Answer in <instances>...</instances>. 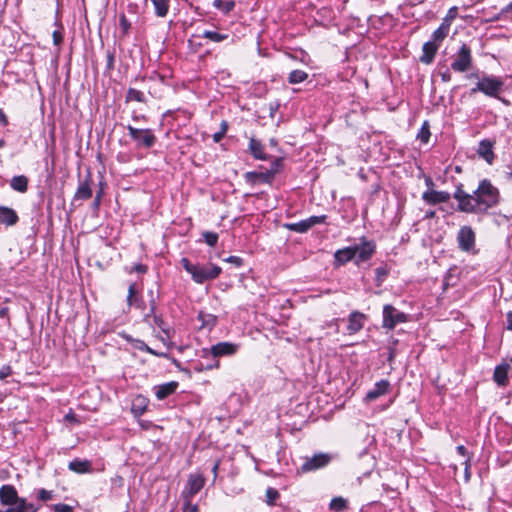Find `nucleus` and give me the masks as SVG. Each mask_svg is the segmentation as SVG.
<instances>
[{
	"label": "nucleus",
	"mask_w": 512,
	"mask_h": 512,
	"mask_svg": "<svg viewBox=\"0 0 512 512\" xmlns=\"http://www.w3.org/2000/svg\"><path fill=\"white\" fill-rule=\"evenodd\" d=\"M458 202V210L465 213L484 214L500 202L499 189L489 179H483L472 194L463 190L459 184L453 194Z\"/></svg>",
	"instance_id": "1"
},
{
	"label": "nucleus",
	"mask_w": 512,
	"mask_h": 512,
	"mask_svg": "<svg viewBox=\"0 0 512 512\" xmlns=\"http://www.w3.org/2000/svg\"><path fill=\"white\" fill-rule=\"evenodd\" d=\"M0 503L7 507L0 509V512H37L39 510V506L19 497L16 488L11 484L0 487Z\"/></svg>",
	"instance_id": "2"
},
{
	"label": "nucleus",
	"mask_w": 512,
	"mask_h": 512,
	"mask_svg": "<svg viewBox=\"0 0 512 512\" xmlns=\"http://www.w3.org/2000/svg\"><path fill=\"white\" fill-rule=\"evenodd\" d=\"M180 262L182 267L191 275L193 281L198 284L216 279L222 271L221 267L212 263L206 265L192 264L187 258H182Z\"/></svg>",
	"instance_id": "3"
},
{
	"label": "nucleus",
	"mask_w": 512,
	"mask_h": 512,
	"mask_svg": "<svg viewBox=\"0 0 512 512\" xmlns=\"http://www.w3.org/2000/svg\"><path fill=\"white\" fill-rule=\"evenodd\" d=\"M504 81L501 77L494 75L482 76L475 87L471 89V93L482 92L488 97L499 98L500 93L503 91Z\"/></svg>",
	"instance_id": "4"
},
{
	"label": "nucleus",
	"mask_w": 512,
	"mask_h": 512,
	"mask_svg": "<svg viewBox=\"0 0 512 512\" xmlns=\"http://www.w3.org/2000/svg\"><path fill=\"white\" fill-rule=\"evenodd\" d=\"M473 58L471 48L463 43L459 50L452 56L451 69L464 73L472 67Z\"/></svg>",
	"instance_id": "5"
},
{
	"label": "nucleus",
	"mask_w": 512,
	"mask_h": 512,
	"mask_svg": "<svg viewBox=\"0 0 512 512\" xmlns=\"http://www.w3.org/2000/svg\"><path fill=\"white\" fill-rule=\"evenodd\" d=\"M407 321V315L398 311L394 306L386 304L383 307V328L393 330L397 324Z\"/></svg>",
	"instance_id": "6"
},
{
	"label": "nucleus",
	"mask_w": 512,
	"mask_h": 512,
	"mask_svg": "<svg viewBox=\"0 0 512 512\" xmlns=\"http://www.w3.org/2000/svg\"><path fill=\"white\" fill-rule=\"evenodd\" d=\"M127 130L130 137L137 142L139 146L151 148L156 143V137L150 129H137L128 125Z\"/></svg>",
	"instance_id": "7"
},
{
	"label": "nucleus",
	"mask_w": 512,
	"mask_h": 512,
	"mask_svg": "<svg viewBox=\"0 0 512 512\" xmlns=\"http://www.w3.org/2000/svg\"><path fill=\"white\" fill-rule=\"evenodd\" d=\"M205 485V478L200 473H192L188 476L187 483L182 491V498H193Z\"/></svg>",
	"instance_id": "8"
},
{
	"label": "nucleus",
	"mask_w": 512,
	"mask_h": 512,
	"mask_svg": "<svg viewBox=\"0 0 512 512\" xmlns=\"http://www.w3.org/2000/svg\"><path fill=\"white\" fill-rule=\"evenodd\" d=\"M239 345L231 342H219L210 349H203V357L212 355L214 358L232 356L238 351Z\"/></svg>",
	"instance_id": "9"
},
{
	"label": "nucleus",
	"mask_w": 512,
	"mask_h": 512,
	"mask_svg": "<svg viewBox=\"0 0 512 512\" xmlns=\"http://www.w3.org/2000/svg\"><path fill=\"white\" fill-rule=\"evenodd\" d=\"M330 461L331 456L329 454L318 453L312 456L311 458H306L304 463L299 468V471L302 473L315 471L317 469L327 466Z\"/></svg>",
	"instance_id": "10"
},
{
	"label": "nucleus",
	"mask_w": 512,
	"mask_h": 512,
	"mask_svg": "<svg viewBox=\"0 0 512 512\" xmlns=\"http://www.w3.org/2000/svg\"><path fill=\"white\" fill-rule=\"evenodd\" d=\"M458 246L462 251L469 252L475 247V232L470 226H463L457 234Z\"/></svg>",
	"instance_id": "11"
},
{
	"label": "nucleus",
	"mask_w": 512,
	"mask_h": 512,
	"mask_svg": "<svg viewBox=\"0 0 512 512\" xmlns=\"http://www.w3.org/2000/svg\"><path fill=\"white\" fill-rule=\"evenodd\" d=\"M93 181L91 178V174L88 173L83 181L79 183V186L74 194L72 203L78 200H88L92 197V185Z\"/></svg>",
	"instance_id": "12"
},
{
	"label": "nucleus",
	"mask_w": 512,
	"mask_h": 512,
	"mask_svg": "<svg viewBox=\"0 0 512 512\" xmlns=\"http://www.w3.org/2000/svg\"><path fill=\"white\" fill-rule=\"evenodd\" d=\"M355 249L356 262H364L369 260L375 252V244L372 241H364L360 245L353 247Z\"/></svg>",
	"instance_id": "13"
},
{
	"label": "nucleus",
	"mask_w": 512,
	"mask_h": 512,
	"mask_svg": "<svg viewBox=\"0 0 512 512\" xmlns=\"http://www.w3.org/2000/svg\"><path fill=\"white\" fill-rule=\"evenodd\" d=\"M494 144L495 141H492L490 139H483L479 142L477 153L488 164H492L495 159V154L493 151Z\"/></svg>",
	"instance_id": "14"
},
{
	"label": "nucleus",
	"mask_w": 512,
	"mask_h": 512,
	"mask_svg": "<svg viewBox=\"0 0 512 512\" xmlns=\"http://www.w3.org/2000/svg\"><path fill=\"white\" fill-rule=\"evenodd\" d=\"M366 316L358 311H354L349 315L348 318V325H347V331L350 335L356 334L359 332L365 322Z\"/></svg>",
	"instance_id": "15"
},
{
	"label": "nucleus",
	"mask_w": 512,
	"mask_h": 512,
	"mask_svg": "<svg viewBox=\"0 0 512 512\" xmlns=\"http://www.w3.org/2000/svg\"><path fill=\"white\" fill-rule=\"evenodd\" d=\"M450 197L448 192L436 190L425 191L422 195L423 200L432 205L446 203L450 200Z\"/></svg>",
	"instance_id": "16"
},
{
	"label": "nucleus",
	"mask_w": 512,
	"mask_h": 512,
	"mask_svg": "<svg viewBox=\"0 0 512 512\" xmlns=\"http://www.w3.org/2000/svg\"><path fill=\"white\" fill-rule=\"evenodd\" d=\"M389 387V381L382 379L379 382H377L371 390L367 392L365 399L367 401H374L380 396L385 395L388 392Z\"/></svg>",
	"instance_id": "17"
},
{
	"label": "nucleus",
	"mask_w": 512,
	"mask_h": 512,
	"mask_svg": "<svg viewBox=\"0 0 512 512\" xmlns=\"http://www.w3.org/2000/svg\"><path fill=\"white\" fill-rule=\"evenodd\" d=\"M230 37L227 33H222L219 31L205 30L201 35H193L191 39H189V44L194 45L195 38H206L212 42L220 43L225 40H228Z\"/></svg>",
	"instance_id": "18"
},
{
	"label": "nucleus",
	"mask_w": 512,
	"mask_h": 512,
	"mask_svg": "<svg viewBox=\"0 0 512 512\" xmlns=\"http://www.w3.org/2000/svg\"><path fill=\"white\" fill-rule=\"evenodd\" d=\"M18 221L19 217L14 209L0 206V224L14 226Z\"/></svg>",
	"instance_id": "19"
},
{
	"label": "nucleus",
	"mask_w": 512,
	"mask_h": 512,
	"mask_svg": "<svg viewBox=\"0 0 512 512\" xmlns=\"http://www.w3.org/2000/svg\"><path fill=\"white\" fill-rule=\"evenodd\" d=\"M439 45L435 42L428 41L424 43L422 47V56L420 57V61L425 64H430L438 51Z\"/></svg>",
	"instance_id": "20"
},
{
	"label": "nucleus",
	"mask_w": 512,
	"mask_h": 512,
	"mask_svg": "<svg viewBox=\"0 0 512 512\" xmlns=\"http://www.w3.org/2000/svg\"><path fill=\"white\" fill-rule=\"evenodd\" d=\"M510 369V365L508 363H502L495 367L493 373V380L499 386H506L508 383V372Z\"/></svg>",
	"instance_id": "21"
},
{
	"label": "nucleus",
	"mask_w": 512,
	"mask_h": 512,
	"mask_svg": "<svg viewBox=\"0 0 512 512\" xmlns=\"http://www.w3.org/2000/svg\"><path fill=\"white\" fill-rule=\"evenodd\" d=\"M177 387L178 383L174 381L159 385L158 387H156L155 395L157 399L164 400L165 398L173 394L176 391Z\"/></svg>",
	"instance_id": "22"
},
{
	"label": "nucleus",
	"mask_w": 512,
	"mask_h": 512,
	"mask_svg": "<svg viewBox=\"0 0 512 512\" xmlns=\"http://www.w3.org/2000/svg\"><path fill=\"white\" fill-rule=\"evenodd\" d=\"M334 257H335V261L338 264H341V265L345 264L348 261L355 258V249H353V247H346L343 249H339L335 252Z\"/></svg>",
	"instance_id": "23"
},
{
	"label": "nucleus",
	"mask_w": 512,
	"mask_h": 512,
	"mask_svg": "<svg viewBox=\"0 0 512 512\" xmlns=\"http://www.w3.org/2000/svg\"><path fill=\"white\" fill-rule=\"evenodd\" d=\"M148 401L143 396H137L131 406V412L135 417H140L147 410Z\"/></svg>",
	"instance_id": "24"
},
{
	"label": "nucleus",
	"mask_w": 512,
	"mask_h": 512,
	"mask_svg": "<svg viewBox=\"0 0 512 512\" xmlns=\"http://www.w3.org/2000/svg\"><path fill=\"white\" fill-rule=\"evenodd\" d=\"M28 178L24 175L14 176L10 181V186L13 190L25 193L28 189Z\"/></svg>",
	"instance_id": "25"
},
{
	"label": "nucleus",
	"mask_w": 512,
	"mask_h": 512,
	"mask_svg": "<svg viewBox=\"0 0 512 512\" xmlns=\"http://www.w3.org/2000/svg\"><path fill=\"white\" fill-rule=\"evenodd\" d=\"M249 151L255 159L264 160L266 158L262 143L255 138H251L249 141Z\"/></svg>",
	"instance_id": "26"
},
{
	"label": "nucleus",
	"mask_w": 512,
	"mask_h": 512,
	"mask_svg": "<svg viewBox=\"0 0 512 512\" xmlns=\"http://www.w3.org/2000/svg\"><path fill=\"white\" fill-rule=\"evenodd\" d=\"M68 468L76 473H86L91 469V463L88 460L75 459L68 464Z\"/></svg>",
	"instance_id": "27"
},
{
	"label": "nucleus",
	"mask_w": 512,
	"mask_h": 512,
	"mask_svg": "<svg viewBox=\"0 0 512 512\" xmlns=\"http://www.w3.org/2000/svg\"><path fill=\"white\" fill-rule=\"evenodd\" d=\"M212 6L227 15L235 8L236 3L234 0H214Z\"/></svg>",
	"instance_id": "28"
},
{
	"label": "nucleus",
	"mask_w": 512,
	"mask_h": 512,
	"mask_svg": "<svg viewBox=\"0 0 512 512\" xmlns=\"http://www.w3.org/2000/svg\"><path fill=\"white\" fill-rule=\"evenodd\" d=\"M151 2L158 17H165L168 14L170 0H151Z\"/></svg>",
	"instance_id": "29"
},
{
	"label": "nucleus",
	"mask_w": 512,
	"mask_h": 512,
	"mask_svg": "<svg viewBox=\"0 0 512 512\" xmlns=\"http://www.w3.org/2000/svg\"><path fill=\"white\" fill-rule=\"evenodd\" d=\"M450 29L446 28L445 25H441L433 32L432 42L440 45V43L448 36Z\"/></svg>",
	"instance_id": "30"
},
{
	"label": "nucleus",
	"mask_w": 512,
	"mask_h": 512,
	"mask_svg": "<svg viewBox=\"0 0 512 512\" xmlns=\"http://www.w3.org/2000/svg\"><path fill=\"white\" fill-rule=\"evenodd\" d=\"M308 78V74L303 70H293L289 73L288 82L290 84H298L304 82Z\"/></svg>",
	"instance_id": "31"
},
{
	"label": "nucleus",
	"mask_w": 512,
	"mask_h": 512,
	"mask_svg": "<svg viewBox=\"0 0 512 512\" xmlns=\"http://www.w3.org/2000/svg\"><path fill=\"white\" fill-rule=\"evenodd\" d=\"M287 228L297 233H305L312 227L310 226L308 220L304 219L296 223L288 224Z\"/></svg>",
	"instance_id": "32"
},
{
	"label": "nucleus",
	"mask_w": 512,
	"mask_h": 512,
	"mask_svg": "<svg viewBox=\"0 0 512 512\" xmlns=\"http://www.w3.org/2000/svg\"><path fill=\"white\" fill-rule=\"evenodd\" d=\"M430 135L429 123L425 121L417 134V139L426 144L429 141Z\"/></svg>",
	"instance_id": "33"
},
{
	"label": "nucleus",
	"mask_w": 512,
	"mask_h": 512,
	"mask_svg": "<svg viewBox=\"0 0 512 512\" xmlns=\"http://www.w3.org/2000/svg\"><path fill=\"white\" fill-rule=\"evenodd\" d=\"M135 347L140 351H145V352L152 354L154 356H157V357H166L165 353L155 351L154 349L150 348L145 342H143L141 340L136 341Z\"/></svg>",
	"instance_id": "34"
},
{
	"label": "nucleus",
	"mask_w": 512,
	"mask_h": 512,
	"mask_svg": "<svg viewBox=\"0 0 512 512\" xmlns=\"http://www.w3.org/2000/svg\"><path fill=\"white\" fill-rule=\"evenodd\" d=\"M457 14H458L457 7L456 6L451 7L448 10L446 16L444 17L441 25H445L446 24V28L450 29V26H451L452 22L456 19Z\"/></svg>",
	"instance_id": "35"
},
{
	"label": "nucleus",
	"mask_w": 512,
	"mask_h": 512,
	"mask_svg": "<svg viewBox=\"0 0 512 512\" xmlns=\"http://www.w3.org/2000/svg\"><path fill=\"white\" fill-rule=\"evenodd\" d=\"M127 101H137V102H144L145 101V96H144V93L137 90V89H134V88H130L128 91H127Z\"/></svg>",
	"instance_id": "36"
},
{
	"label": "nucleus",
	"mask_w": 512,
	"mask_h": 512,
	"mask_svg": "<svg viewBox=\"0 0 512 512\" xmlns=\"http://www.w3.org/2000/svg\"><path fill=\"white\" fill-rule=\"evenodd\" d=\"M347 506V502L342 497L333 498L330 502V509L336 512L343 511Z\"/></svg>",
	"instance_id": "37"
},
{
	"label": "nucleus",
	"mask_w": 512,
	"mask_h": 512,
	"mask_svg": "<svg viewBox=\"0 0 512 512\" xmlns=\"http://www.w3.org/2000/svg\"><path fill=\"white\" fill-rule=\"evenodd\" d=\"M279 497L280 494L275 488L269 487L266 490V502L268 505H274Z\"/></svg>",
	"instance_id": "38"
},
{
	"label": "nucleus",
	"mask_w": 512,
	"mask_h": 512,
	"mask_svg": "<svg viewBox=\"0 0 512 512\" xmlns=\"http://www.w3.org/2000/svg\"><path fill=\"white\" fill-rule=\"evenodd\" d=\"M204 240L207 245L214 247L218 242V234L215 232L206 231L203 233Z\"/></svg>",
	"instance_id": "39"
},
{
	"label": "nucleus",
	"mask_w": 512,
	"mask_h": 512,
	"mask_svg": "<svg viewBox=\"0 0 512 512\" xmlns=\"http://www.w3.org/2000/svg\"><path fill=\"white\" fill-rule=\"evenodd\" d=\"M183 511L184 512H198V505L192 503V498H183Z\"/></svg>",
	"instance_id": "40"
},
{
	"label": "nucleus",
	"mask_w": 512,
	"mask_h": 512,
	"mask_svg": "<svg viewBox=\"0 0 512 512\" xmlns=\"http://www.w3.org/2000/svg\"><path fill=\"white\" fill-rule=\"evenodd\" d=\"M136 292H137L136 284L135 283L130 284L129 288H128V296H127V302H128L129 306L133 305V303L135 302Z\"/></svg>",
	"instance_id": "41"
},
{
	"label": "nucleus",
	"mask_w": 512,
	"mask_h": 512,
	"mask_svg": "<svg viewBox=\"0 0 512 512\" xmlns=\"http://www.w3.org/2000/svg\"><path fill=\"white\" fill-rule=\"evenodd\" d=\"M53 498V492L44 488L38 491V499L43 502H47Z\"/></svg>",
	"instance_id": "42"
},
{
	"label": "nucleus",
	"mask_w": 512,
	"mask_h": 512,
	"mask_svg": "<svg viewBox=\"0 0 512 512\" xmlns=\"http://www.w3.org/2000/svg\"><path fill=\"white\" fill-rule=\"evenodd\" d=\"M326 219H327L326 215L311 216V217L307 218L311 227L324 223L326 221Z\"/></svg>",
	"instance_id": "43"
},
{
	"label": "nucleus",
	"mask_w": 512,
	"mask_h": 512,
	"mask_svg": "<svg viewBox=\"0 0 512 512\" xmlns=\"http://www.w3.org/2000/svg\"><path fill=\"white\" fill-rule=\"evenodd\" d=\"M54 512H73V507L67 504L59 503L52 506Z\"/></svg>",
	"instance_id": "44"
},
{
	"label": "nucleus",
	"mask_w": 512,
	"mask_h": 512,
	"mask_svg": "<svg viewBox=\"0 0 512 512\" xmlns=\"http://www.w3.org/2000/svg\"><path fill=\"white\" fill-rule=\"evenodd\" d=\"M376 279L378 282H382L388 275V270L386 267H378L375 270Z\"/></svg>",
	"instance_id": "45"
},
{
	"label": "nucleus",
	"mask_w": 512,
	"mask_h": 512,
	"mask_svg": "<svg viewBox=\"0 0 512 512\" xmlns=\"http://www.w3.org/2000/svg\"><path fill=\"white\" fill-rule=\"evenodd\" d=\"M12 374V369L9 365H4L0 368V380H4Z\"/></svg>",
	"instance_id": "46"
},
{
	"label": "nucleus",
	"mask_w": 512,
	"mask_h": 512,
	"mask_svg": "<svg viewBox=\"0 0 512 512\" xmlns=\"http://www.w3.org/2000/svg\"><path fill=\"white\" fill-rule=\"evenodd\" d=\"M224 261L231 263L236 267H240L243 264V259L238 256H229Z\"/></svg>",
	"instance_id": "47"
},
{
	"label": "nucleus",
	"mask_w": 512,
	"mask_h": 512,
	"mask_svg": "<svg viewBox=\"0 0 512 512\" xmlns=\"http://www.w3.org/2000/svg\"><path fill=\"white\" fill-rule=\"evenodd\" d=\"M244 177H245L247 182L255 184V183L258 182L259 173H257V172H247Z\"/></svg>",
	"instance_id": "48"
},
{
	"label": "nucleus",
	"mask_w": 512,
	"mask_h": 512,
	"mask_svg": "<svg viewBox=\"0 0 512 512\" xmlns=\"http://www.w3.org/2000/svg\"><path fill=\"white\" fill-rule=\"evenodd\" d=\"M470 461H471V458L468 457L466 460H465V469H464V477H465V481L468 482L471 478V473H470Z\"/></svg>",
	"instance_id": "49"
},
{
	"label": "nucleus",
	"mask_w": 512,
	"mask_h": 512,
	"mask_svg": "<svg viewBox=\"0 0 512 512\" xmlns=\"http://www.w3.org/2000/svg\"><path fill=\"white\" fill-rule=\"evenodd\" d=\"M154 320L157 326L162 330V332L165 333L168 338H170L169 329L165 326L163 320L158 317H155Z\"/></svg>",
	"instance_id": "50"
},
{
	"label": "nucleus",
	"mask_w": 512,
	"mask_h": 512,
	"mask_svg": "<svg viewBox=\"0 0 512 512\" xmlns=\"http://www.w3.org/2000/svg\"><path fill=\"white\" fill-rule=\"evenodd\" d=\"M272 179V174L267 172V173H259V177H258V182H262V183H269Z\"/></svg>",
	"instance_id": "51"
},
{
	"label": "nucleus",
	"mask_w": 512,
	"mask_h": 512,
	"mask_svg": "<svg viewBox=\"0 0 512 512\" xmlns=\"http://www.w3.org/2000/svg\"><path fill=\"white\" fill-rule=\"evenodd\" d=\"M102 196H103V191H102V189H100V190L97 192V194H96V196H95V199H94V201H93V207H94L95 209H98V207L100 206Z\"/></svg>",
	"instance_id": "52"
},
{
	"label": "nucleus",
	"mask_w": 512,
	"mask_h": 512,
	"mask_svg": "<svg viewBox=\"0 0 512 512\" xmlns=\"http://www.w3.org/2000/svg\"><path fill=\"white\" fill-rule=\"evenodd\" d=\"M64 419L66 421H69L71 423H79V420L77 419L75 413H73L72 411H70L69 413H67L65 416H64Z\"/></svg>",
	"instance_id": "53"
},
{
	"label": "nucleus",
	"mask_w": 512,
	"mask_h": 512,
	"mask_svg": "<svg viewBox=\"0 0 512 512\" xmlns=\"http://www.w3.org/2000/svg\"><path fill=\"white\" fill-rule=\"evenodd\" d=\"M63 40V37L59 31L53 32V42L55 45H59Z\"/></svg>",
	"instance_id": "54"
},
{
	"label": "nucleus",
	"mask_w": 512,
	"mask_h": 512,
	"mask_svg": "<svg viewBox=\"0 0 512 512\" xmlns=\"http://www.w3.org/2000/svg\"><path fill=\"white\" fill-rule=\"evenodd\" d=\"M506 328L512 331V311H509L506 315Z\"/></svg>",
	"instance_id": "55"
},
{
	"label": "nucleus",
	"mask_w": 512,
	"mask_h": 512,
	"mask_svg": "<svg viewBox=\"0 0 512 512\" xmlns=\"http://www.w3.org/2000/svg\"><path fill=\"white\" fill-rule=\"evenodd\" d=\"M440 77L443 82L451 81V73L448 70L440 73Z\"/></svg>",
	"instance_id": "56"
},
{
	"label": "nucleus",
	"mask_w": 512,
	"mask_h": 512,
	"mask_svg": "<svg viewBox=\"0 0 512 512\" xmlns=\"http://www.w3.org/2000/svg\"><path fill=\"white\" fill-rule=\"evenodd\" d=\"M0 124L2 126H7L8 125V118H7V116L5 115V113L3 112L2 109H0Z\"/></svg>",
	"instance_id": "57"
},
{
	"label": "nucleus",
	"mask_w": 512,
	"mask_h": 512,
	"mask_svg": "<svg viewBox=\"0 0 512 512\" xmlns=\"http://www.w3.org/2000/svg\"><path fill=\"white\" fill-rule=\"evenodd\" d=\"M114 65V55L112 53L107 54V66L112 69Z\"/></svg>",
	"instance_id": "58"
},
{
	"label": "nucleus",
	"mask_w": 512,
	"mask_h": 512,
	"mask_svg": "<svg viewBox=\"0 0 512 512\" xmlns=\"http://www.w3.org/2000/svg\"><path fill=\"white\" fill-rule=\"evenodd\" d=\"M225 135L223 132L219 131L213 134V140L215 143H219Z\"/></svg>",
	"instance_id": "59"
},
{
	"label": "nucleus",
	"mask_w": 512,
	"mask_h": 512,
	"mask_svg": "<svg viewBox=\"0 0 512 512\" xmlns=\"http://www.w3.org/2000/svg\"><path fill=\"white\" fill-rule=\"evenodd\" d=\"M456 450L461 456L465 457L468 454L467 449L463 445L457 446Z\"/></svg>",
	"instance_id": "60"
},
{
	"label": "nucleus",
	"mask_w": 512,
	"mask_h": 512,
	"mask_svg": "<svg viewBox=\"0 0 512 512\" xmlns=\"http://www.w3.org/2000/svg\"><path fill=\"white\" fill-rule=\"evenodd\" d=\"M219 464H220V463H219V460H217V461L214 463L213 467H212V473H213V475H214V480L216 479L217 474H218Z\"/></svg>",
	"instance_id": "61"
},
{
	"label": "nucleus",
	"mask_w": 512,
	"mask_h": 512,
	"mask_svg": "<svg viewBox=\"0 0 512 512\" xmlns=\"http://www.w3.org/2000/svg\"><path fill=\"white\" fill-rule=\"evenodd\" d=\"M512 12V1L506 5L504 8L501 9V14H507Z\"/></svg>",
	"instance_id": "62"
},
{
	"label": "nucleus",
	"mask_w": 512,
	"mask_h": 512,
	"mask_svg": "<svg viewBox=\"0 0 512 512\" xmlns=\"http://www.w3.org/2000/svg\"><path fill=\"white\" fill-rule=\"evenodd\" d=\"M135 270L137 272L144 273V272H146L147 268H146V266L139 264V265L135 266Z\"/></svg>",
	"instance_id": "63"
},
{
	"label": "nucleus",
	"mask_w": 512,
	"mask_h": 512,
	"mask_svg": "<svg viewBox=\"0 0 512 512\" xmlns=\"http://www.w3.org/2000/svg\"><path fill=\"white\" fill-rule=\"evenodd\" d=\"M8 315V308L7 307H4L2 309H0V318H5L7 317Z\"/></svg>",
	"instance_id": "64"
}]
</instances>
